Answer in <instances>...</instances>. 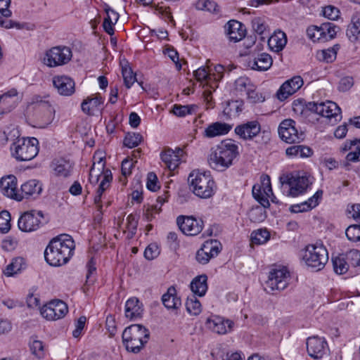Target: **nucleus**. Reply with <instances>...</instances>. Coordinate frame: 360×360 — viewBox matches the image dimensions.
<instances>
[{"label": "nucleus", "instance_id": "f257e3e1", "mask_svg": "<svg viewBox=\"0 0 360 360\" xmlns=\"http://www.w3.org/2000/svg\"><path fill=\"white\" fill-rule=\"evenodd\" d=\"M75 245L72 238L61 234L52 238L44 250L46 262L51 266L65 264L73 255Z\"/></svg>", "mask_w": 360, "mask_h": 360}, {"label": "nucleus", "instance_id": "f03ea898", "mask_svg": "<svg viewBox=\"0 0 360 360\" xmlns=\"http://www.w3.org/2000/svg\"><path fill=\"white\" fill-rule=\"evenodd\" d=\"M238 155V145L233 140L226 139L212 150L208 162L213 169L223 172L233 165V160Z\"/></svg>", "mask_w": 360, "mask_h": 360}, {"label": "nucleus", "instance_id": "7ed1b4c3", "mask_svg": "<svg viewBox=\"0 0 360 360\" xmlns=\"http://www.w3.org/2000/svg\"><path fill=\"white\" fill-rule=\"evenodd\" d=\"M149 338V330L140 324H132L122 333V341L127 350L135 354L141 350Z\"/></svg>", "mask_w": 360, "mask_h": 360}, {"label": "nucleus", "instance_id": "20e7f679", "mask_svg": "<svg viewBox=\"0 0 360 360\" xmlns=\"http://www.w3.org/2000/svg\"><path fill=\"white\" fill-rule=\"evenodd\" d=\"M188 181L193 193L201 198H209L216 190L215 182L209 172L193 171Z\"/></svg>", "mask_w": 360, "mask_h": 360}, {"label": "nucleus", "instance_id": "39448f33", "mask_svg": "<svg viewBox=\"0 0 360 360\" xmlns=\"http://www.w3.org/2000/svg\"><path fill=\"white\" fill-rule=\"evenodd\" d=\"M279 179L283 194L292 198L304 193L311 184L308 177L299 174L282 176Z\"/></svg>", "mask_w": 360, "mask_h": 360}, {"label": "nucleus", "instance_id": "423d86ee", "mask_svg": "<svg viewBox=\"0 0 360 360\" xmlns=\"http://www.w3.org/2000/svg\"><path fill=\"white\" fill-rule=\"evenodd\" d=\"M38 140L34 137L18 139L11 145V150L18 160L29 161L38 154Z\"/></svg>", "mask_w": 360, "mask_h": 360}, {"label": "nucleus", "instance_id": "0eeeda50", "mask_svg": "<svg viewBox=\"0 0 360 360\" xmlns=\"http://www.w3.org/2000/svg\"><path fill=\"white\" fill-rule=\"evenodd\" d=\"M302 258L306 264L316 270L322 269L328 261V254L322 243L309 245L304 250Z\"/></svg>", "mask_w": 360, "mask_h": 360}, {"label": "nucleus", "instance_id": "6e6552de", "mask_svg": "<svg viewBox=\"0 0 360 360\" xmlns=\"http://www.w3.org/2000/svg\"><path fill=\"white\" fill-rule=\"evenodd\" d=\"M32 105L37 110L35 117L39 128H45L50 124L55 117V110L49 101H43L39 96L32 99Z\"/></svg>", "mask_w": 360, "mask_h": 360}, {"label": "nucleus", "instance_id": "1a4fd4ad", "mask_svg": "<svg viewBox=\"0 0 360 360\" xmlns=\"http://www.w3.org/2000/svg\"><path fill=\"white\" fill-rule=\"evenodd\" d=\"M307 108L318 115L329 119L333 124L342 119L341 109L334 102L326 101L323 103L309 102Z\"/></svg>", "mask_w": 360, "mask_h": 360}, {"label": "nucleus", "instance_id": "9d476101", "mask_svg": "<svg viewBox=\"0 0 360 360\" xmlns=\"http://www.w3.org/2000/svg\"><path fill=\"white\" fill-rule=\"evenodd\" d=\"M72 51L67 46H55L46 52L44 63L53 68L68 63L72 58Z\"/></svg>", "mask_w": 360, "mask_h": 360}, {"label": "nucleus", "instance_id": "9b49d317", "mask_svg": "<svg viewBox=\"0 0 360 360\" xmlns=\"http://www.w3.org/2000/svg\"><path fill=\"white\" fill-rule=\"evenodd\" d=\"M289 280L290 273L285 267L274 269L269 272L265 290L268 292L283 290L288 286Z\"/></svg>", "mask_w": 360, "mask_h": 360}, {"label": "nucleus", "instance_id": "f8f14e48", "mask_svg": "<svg viewBox=\"0 0 360 360\" xmlns=\"http://www.w3.org/2000/svg\"><path fill=\"white\" fill-rule=\"evenodd\" d=\"M42 219H44V214L41 211H27L20 217L18 226L23 232L34 231L43 224Z\"/></svg>", "mask_w": 360, "mask_h": 360}, {"label": "nucleus", "instance_id": "ddd939ff", "mask_svg": "<svg viewBox=\"0 0 360 360\" xmlns=\"http://www.w3.org/2000/svg\"><path fill=\"white\" fill-rule=\"evenodd\" d=\"M68 311V305L62 300H53L40 309L41 316L49 321L63 318Z\"/></svg>", "mask_w": 360, "mask_h": 360}, {"label": "nucleus", "instance_id": "4468645a", "mask_svg": "<svg viewBox=\"0 0 360 360\" xmlns=\"http://www.w3.org/2000/svg\"><path fill=\"white\" fill-rule=\"evenodd\" d=\"M221 250V244L217 240L205 241L197 251L195 259L201 264H207L210 260L217 257Z\"/></svg>", "mask_w": 360, "mask_h": 360}, {"label": "nucleus", "instance_id": "2eb2a0df", "mask_svg": "<svg viewBox=\"0 0 360 360\" xmlns=\"http://www.w3.org/2000/svg\"><path fill=\"white\" fill-rule=\"evenodd\" d=\"M262 185L255 184L252 187V195L254 198L264 207L270 206L269 198L273 195L270 178L269 176H262Z\"/></svg>", "mask_w": 360, "mask_h": 360}, {"label": "nucleus", "instance_id": "dca6fc26", "mask_svg": "<svg viewBox=\"0 0 360 360\" xmlns=\"http://www.w3.org/2000/svg\"><path fill=\"white\" fill-rule=\"evenodd\" d=\"M176 223L180 230L187 236H196L202 230L204 223L201 219L192 216H179Z\"/></svg>", "mask_w": 360, "mask_h": 360}, {"label": "nucleus", "instance_id": "f3484780", "mask_svg": "<svg viewBox=\"0 0 360 360\" xmlns=\"http://www.w3.org/2000/svg\"><path fill=\"white\" fill-rule=\"evenodd\" d=\"M278 134L281 139L288 143L300 142L303 139V134H299L295 128V122L287 119L281 122L278 127Z\"/></svg>", "mask_w": 360, "mask_h": 360}, {"label": "nucleus", "instance_id": "a211bd4d", "mask_svg": "<svg viewBox=\"0 0 360 360\" xmlns=\"http://www.w3.org/2000/svg\"><path fill=\"white\" fill-rule=\"evenodd\" d=\"M308 354L314 359H320L328 351V345L323 338L318 335L311 336L307 340Z\"/></svg>", "mask_w": 360, "mask_h": 360}, {"label": "nucleus", "instance_id": "6ab92c4d", "mask_svg": "<svg viewBox=\"0 0 360 360\" xmlns=\"http://www.w3.org/2000/svg\"><path fill=\"white\" fill-rule=\"evenodd\" d=\"M234 131L243 140H252L260 133L261 125L257 120L249 121L237 125Z\"/></svg>", "mask_w": 360, "mask_h": 360}, {"label": "nucleus", "instance_id": "aec40b11", "mask_svg": "<svg viewBox=\"0 0 360 360\" xmlns=\"http://www.w3.org/2000/svg\"><path fill=\"white\" fill-rule=\"evenodd\" d=\"M304 82L300 76H295L285 81L277 91V97L280 101H283L298 91L303 85Z\"/></svg>", "mask_w": 360, "mask_h": 360}, {"label": "nucleus", "instance_id": "412c9836", "mask_svg": "<svg viewBox=\"0 0 360 360\" xmlns=\"http://www.w3.org/2000/svg\"><path fill=\"white\" fill-rule=\"evenodd\" d=\"M233 322L223 317L213 316L206 321L207 327L217 334H226L232 330Z\"/></svg>", "mask_w": 360, "mask_h": 360}, {"label": "nucleus", "instance_id": "4be33fe9", "mask_svg": "<svg viewBox=\"0 0 360 360\" xmlns=\"http://www.w3.org/2000/svg\"><path fill=\"white\" fill-rule=\"evenodd\" d=\"M42 191L41 183L36 179H30L21 185L20 196V201L23 199H36Z\"/></svg>", "mask_w": 360, "mask_h": 360}, {"label": "nucleus", "instance_id": "5701e85b", "mask_svg": "<svg viewBox=\"0 0 360 360\" xmlns=\"http://www.w3.org/2000/svg\"><path fill=\"white\" fill-rule=\"evenodd\" d=\"M0 189L3 194L8 198L20 201V192L17 189V181L15 176H8L0 180Z\"/></svg>", "mask_w": 360, "mask_h": 360}, {"label": "nucleus", "instance_id": "b1692460", "mask_svg": "<svg viewBox=\"0 0 360 360\" xmlns=\"http://www.w3.org/2000/svg\"><path fill=\"white\" fill-rule=\"evenodd\" d=\"M18 91L11 89L6 93L0 96V116L11 112L18 103Z\"/></svg>", "mask_w": 360, "mask_h": 360}, {"label": "nucleus", "instance_id": "393cba45", "mask_svg": "<svg viewBox=\"0 0 360 360\" xmlns=\"http://www.w3.org/2000/svg\"><path fill=\"white\" fill-rule=\"evenodd\" d=\"M53 84L60 95L70 96L75 92V82L67 76L54 77Z\"/></svg>", "mask_w": 360, "mask_h": 360}, {"label": "nucleus", "instance_id": "a878e982", "mask_svg": "<svg viewBox=\"0 0 360 360\" xmlns=\"http://www.w3.org/2000/svg\"><path fill=\"white\" fill-rule=\"evenodd\" d=\"M226 34L229 39L237 42L243 39L245 36V26L237 20H230L225 26Z\"/></svg>", "mask_w": 360, "mask_h": 360}, {"label": "nucleus", "instance_id": "bb28decb", "mask_svg": "<svg viewBox=\"0 0 360 360\" xmlns=\"http://www.w3.org/2000/svg\"><path fill=\"white\" fill-rule=\"evenodd\" d=\"M322 194L323 191L319 190L307 200L300 204L292 205L290 207L289 210L293 213L308 212L319 205V200L321 198Z\"/></svg>", "mask_w": 360, "mask_h": 360}, {"label": "nucleus", "instance_id": "cd10ccee", "mask_svg": "<svg viewBox=\"0 0 360 360\" xmlns=\"http://www.w3.org/2000/svg\"><path fill=\"white\" fill-rule=\"evenodd\" d=\"M182 152L181 148H176L175 150L171 148L165 149L160 154L161 160L169 170H174L179 164L180 154Z\"/></svg>", "mask_w": 360, "mask_h": 360}, {"label": "nucleus", "instance_id": "c85d7f7f", "mask_svg": "<svg viewBox=\"0 0 360 360\" xmlns=\"http://www.w3.org/2000/svg\"><path fill=\"white\" fill-rule=\"evenodd\" d=\"M272 63L273 60L271 56L268 53H262L249 62V66L253 70L266 71L271 67Z\"/></svg>", "mask_w": 360, "mask_h": 360}, {"label": "nucleus", "instance_id": "c756f323", "mask_svg": "<svg viewBox=\"0 0 360 360\" xmlns=\"http://www.w3.org/2000/svg\"><path fill=\"white\" fill-rule=\"evenodd\" d=\"M287 44V37L285 32L276 31L268 40V46L271 50L275 52L282 51Z\"/></svg>", "mask_w": 360, "mask_h": 360}, {"label": "nucleus", "instance_id": "7c9ffc66", "mask_svg": "<svg viewBox=\"0 0 360 360\" xmlns=\"http://www.w3.org/2000/svg\"><path fill=\"white\" fill-rule=\"evenodd\" d=\"M142 304L136 297L129 299L125 304V315L130 319H134L141 316L143 313Z\"/></svg>", "mask_w": 360, "mask_h": 360}, {"label": "nucleus", "instance_id": "2f4dec72", "mask_svg": "<svg viewBox=\"0 0 360 360\" xmlns=\"http://www.w3.org/2000/svg\"><path fill=\"white\" fill-rule=\"evenodd\" d=\"M231 129V126L230 124L217 122L209 125L205 129L204 134L207 138H213L226 134Z\"/></svg>", "mask_w": 360, "mask_h": 360}, {"label": "nucleus", "instance_id": "473e14b6", "mask_svg": "<svg viewBox=\"0 0 360 360\" xmlns=\"http://www.w3.org/2000/svg\"><path fill=\"white\" fill-rule=\"evenodd\" d=\"M104 10L106 17L104 19L103 27L105 32L109 35H112L114 34L113 25L117 22L120 15L108 5L105 6Z\"/></svg>", "mask_w": 360, "mask_h": 360}, {"label": "nucleus", "instance_id": "72a5a7b5", "mask_svg": "<svg viewBox=\"0 0 360 360\" xmlns=\"http://www.w3.org/2000/svg\"><path fill=\"white\" fill-rule=\"evenodd\" d=\"M162 301L167 309H176L181 305V299L176 296V289L172 286L162 295Z\"/></svg>", "mask_w": 360, "mask_h": 360}, {"label": "nucleus", "instance_id": "f704fd0d", "mask_svg": "<svg viewBox=\"0 0 360 360\" xmlns=\"http://www.w3.org/2000/svg\"><path fill=\"white\" fill-rule=\"evenodd\" d=\"M207 276L202 274L196 276L191 283V289L195 295L204 296L207 290Z\"/></svg>", "mask_w": 360, "mask_h": 360}, {"label": "nucleus", "instance_id": "c9c22d12", "mask_svg": "<svg viewBox=\"0 0 360 360\" xmlns=\"http://www.w3.org/2000/svg\"><path fill=\"white\" fill-rule=\"evenodd\" d=\"M51 167L56 176L67 177L70 174L72 165L70 161L61 158L54 160Z\"/></svg>", "mask_w": 360, "mask_h": 360}, {"label": "nucleus", "instance_id": "e433bc0d", "mask_svg": "<svg viewBox=\"0 0 360 360\" xmlns=\"http://www.w3.org/2000/svg\"><path fill=\"white\" fill-rule=\"evenodd\" d=\"M103 103V98L100 94H96L94 97H87L82 103V110L88 115H93L94 111Z\"/></svg>", "mask_w": 360, "mask_h": 360}, {"label": "nucleus", "instance_id": "4c0bfd02", "mask_svg": "<svg viewBox=\"0 0 360 360\" xmlns=\"http://www.w3.org/2000/svg\"><path fill=\"white\" fill-rule=\"evenodd\" d=\"M347 35L351 41L356 40L360 35V12L353 14L351 24L347 30Z\"/></svg>", "mask_w": 360, "mask_h": 360}, {"label": "nucleus", "instance_id": "58836bf2", "mask_svg": "<svg viewBox=\"0 0 360 360\" xmlns=\"http://www.w3.org/2000/svg\"><path fill=\"white\" fill-rule=\"evenodd\" d=\"M340 27L333 22H324L321 25V42L328 41L335 37Z\"/></svg>", "mask_w": 360, "mask_h": 360}, {"label": "nucleus", "instance_id": "ea45409f", "mask_svg": "<svg viewBox=\"0 0 360 360\" xmlns=\"http://www.w3.org/2000/svg\"><path fill=\"white\" fill-rule=\"evenodd\" d=\"M285 153L288 157L308 158L312 155V150L308 146L295 145L288 147Z\"/></svg>", "mask_w": 360, "mask_h": 360}, {"label": "nucleus", "instance_id": "a19ab883", "mask_svg": "<svg viewBox=\"0 0 360 360\" xmlns=\"http://www.w3.org/2000/svg\"><path fill=\"white\" fill-rule=\"evenodd\" d=\"M25 263L22 257H15L6 266L4 273L6 276H13L20 272L25 268Z\"/></svg>", "mask_w": 360, "mask_h": 360}, {"label": "nucleus", "instance_id": "79ce46f5", "mask_svg": "<svg viewBox=\"0 0 360 360\" xmlns=\"http://www.w3.org/2000/svg\"><path fill=\"white\" fill-rule=\"evenodd\" d=\"M235 91L240 95H246L247 93L252 88L253 84L250 79L245 77L238 78L234 83Z\"/></svg>", "mask_w": 360, "mask_h": 360}, {"label": "nucleus", "instance_id": "37998d69", "mask_svg": "<svg viewBox=\"0 0 360 360\" xmlns=\"http://www.w3.org/2000/svg\"><path fill=\"white\" fill-rule=\"evenodd\" d=\"M333 265L335 272L339 275L345 274L349 269V264L345 255L333 259Z\"/></svg>", "mask_w": 360, "mask_h": 360}, {"label": "nucleus", "instance_id": "c03bdc74", "mask_svg": "<svg viewBox=\"0 0 360 360\" xmlns=\"http://www.w3.org/2000/svg\"><path fill=\"white\" fill-rule=\"evenodd\" d=\"M339 49L340 46L338 44H335L330 49L318 52L317 58L320 60H323L326 63H331L336 58L337 52Z\"/></svg>", "mask_w": 360, "mask_h": 360}, {"label": "nucleus", "instance_id": "a18cd8bd", "mask_svg": "<svg viewBox=\"0 0 360 360\" xmlns=\"http://www.w3.org/2000/svg\"><path fill=\"white\" fill-rule=\"evenodd\" d=\"M250 238L253 244L262 245L269 240L270 233L266 229H258L252 231Z\"/></svg>", "mask_w": 360, "mask_h": 360}, {"label": "nucleus", "instance_id": "49530a36", "mask_svg": "<svg viewBox=\"0 0 360 360\" xmlns=\"http://www.w3.org/2000/svg\"><path fill=\"white\" fill-rule=\"evenodd\" d=\"M186 308L188 314L193 316H197L200 314L201 304L195 295L188 297L186 302Z\"/></svg>", "mask_w": 360, "mask_h": 360}, {"label": "nucleus", "instance_id": "de8ad7c7", "mask_svg": "<svg viewBox=\"0 0 360 360\" xmlns=\"http://www.w3.org/2000/svg\"><path fill=\"white\" fill-rule=\"evenodd\" d=\"M143 136L139 133L129 132L124 139V145L129 148H135L142 141Z\"/></svg>", "mask_w": 360, "mask_h": 360}, {"label": "nucleus", "instance_id": "09e8293b", "mask_svg": "<svg viewBox=\"0 0 360 360\" xmlns=\"http://www.w3.org/2000/svg\"><path fill=\"white\" fill-rule=\"evenodd\" d=\"M29 347L31 353L37 358H42L44 355L43 342L35 338L32 337L29 342Z\"/></svg>", "mask_w": 360, "mask_h": 360}, {"label": "nucleus", "instance_id": "8fccbe9b", "mask_svg": "<svg viewBox=\"0 0 360 360\" xmlns=\"http://www.w3.org/2000/svg\"><path fill=\"white\" fill-rule=\"evenodd\" d=\"M195 6L198 10H205L210 13H217L219 11L218 5L214 1L210 0H198Z\"/></svg>", "mask_w": 360, "mask_h": 360}, {"label": "nucleus", "instance_id": "3c124183", "mask_svg": "<svg viewBox=\"0 0 360 360\" xmlns=\"http://www.w3.org/2000/svg\"><path fill=\"white\" fill-rule=\"evenodd\" d=\"M196 108L197 105H181L175 104L172 108V112L178 117H184L186 115L191 114Z\"/></svg>", "mask_w": 360, "mask_h": 360}, {"label": "nucleus", "instance_id": "603ef678", "mask_svg": "<svg viewBox=\"0 0 360 360\" xmlns=\"http://www.w3.org/2000/svg\"><path fill=\"white\" fill-rule=\"evenodd\" d=\"M105 160L103 158H99V160L97 163L94 162L89 173V181L91 184H96L98 181L99 174L97 172H95L96 166L98 167V172L101 169H103L105 167Z\"/></svg>", "mask_w": 360, "mask_h": 360}, {"label": "nucleus", "instance_id": "864d4df0", "mask_svg": "<svg viewBox=\"0 0 360 360\" xmlns=\"http://www.w3.org/2000/svg\"><path fill=\"white\" fill-rule=\"evenodd\" d=\"M243 107V102L242 101H232L228 103L224 112L230 116L235 115L242 112Z\"/></svg>", "mask_w": 360, "mask_h": 360}, {"label": "nucleus", "instance_id": "5fc2aeb1", "mask_svg": "<svg viewBox=\"0 0 360 360\" xmlns=\"http://www.w3.org/2000/svg\"><path fill=\"white\" fill-rule=\"evenodd\" d=\"M249 217L253 222H261L266 217V212L261 207L257 206L250 210Z\"/></svg>", "mask_w": 360, "mask_h": 360}, {"label": "nucleus", "instance_id": "6e6d98bb", "mask_svg": "<svg viewBox=\"0 0 360 360\" xmlns=\"http://www.w3.org/2000/svg\"><path fill=\"white\" fill-rule=\"evenodd\" d=\"M345 234L350 241H360V225L354 224L349 226L346 229Z\"/></svg>", "mask_w": 360, "mask_h": 360}, {"label": "nucleus", "instance_id": "4d7b16f0", "mask_svg": "<svg viewBox=\"0 0 360 360\" xmlns=\"http://www.w3.org/2000/svg\"><path fill=\"white\" fill-rule=\"evenodd\" d=\"M11 214L6 211L4 210L0 212V231L2 233H7L11 229Z\"/></svg>", "mask_w": 360, "mask_h": 360}, {"label": "nucleus", "instance_id": "13d9d810", "mask_svg": "<svg viewBox=\"0 0 360 360\" xmlns=\"http://www.w3.org/2000/svg\"><path fill=\"white\" fill-rule=\"evenodd\" d=\"M349 265L360 267V251L356 249L349 250L345 255Z\"/></svg>", "mask_w": 360, "mask_h": 360}, {"label": "nucleus", "instance_id": "bf43d9fd", "mask_svg": "<svg viewBox=\"0 0 360 360\" xmlns=\"http://www.w3.org/2000/svg\"><path fill=\"white\" fill-rule=\"evenodd\" d=\"M87 273L86 276V282L92 284L95 281V275L96 274V262L94 258H91L86 264Z\"/></svg>", "mask_w": 360, "mask_h": 360}, {"label": "nucleus", "instance_id": "052dcab7", "mask_svg": "<svg viewBox=\"0 0 360 360\" xmlns=\"http://www.w3.org/2000/svg\"><path fill=\"white\" fill-rule=\"evenodd\" d=\"M248 100L252 103H262L265 98L262 94L256 91V87L253 84L252 88L246 94Z\"/></svg>", "mask_w": 360, "mask_h": 360}, {"label": "nucleus", "instance_id": "680f3d73", "mask_svg": "<svg viewBox=\"0 0 360 360\" xmlns=\"http://www.w3.org/2000/svg\"><path fill=\"white\" fill-rule=\"evenodd\" d=\"M307 36L314 42H321V26H311L307 30Z\"/></svg>", "mask_w": 360, "mask_h": 360}, {"label": "nucleus", "instance_id": "e2e57ef3", "mask_svg": "<svg viewBox=\"0 0 360 360\" xmlns=\"http://www.w3.org/2000/svg\"><path fill=\"white\" fill-rule=\"evenodd\" d=\"M340 11L333 6H328L323 8V15L329 20H335L338 18Z\"/></svg>", "mask_w": 360, "mask_h": 360}, {"label": "nucleus", "instance_id": "0e129e2a", "mask_svg": "<svg viewBox=\"0 0 360 360\" xmlns=\"http://www.w3.org/2000/svg\"><path fill=\"white\" fill-rule=\"evenodd\" d=\"M122 76L124 85L127 89H129L136 80V76L133 74L131 69H123Z\"/></svg>", "mask_w": 360, "mask_h": 360}, {"label": "nucleus", "instance_id": "69168bd1", "mask_svg": "<svg viewBox=\"0 0 360 360\" xmlns=\"http://www.w3.org/2000/svg\"><path fill=\"white\" fill-rule=\"evenodd\" d=\"M160 254V250L156 244H150L144 251V257L148 260H152L157 257Z\"/></svg>", "mask_w": 360, "mask_h": 360}, {"label": "nucleus", "instance_id": "338daca9", "mask_svg": "<svg viewBox=\"0 0 360 360\" xmlns=\"http://www.w3.org/2000/svg\"><path fill=\"white\" fill-rule=\"evenodd\" d=\"M252 25L254 31L259 34H263L266 28L264 21L259 18L252 20Z\"/></svg>", "mask_w": 360, "mask_h": 360}, {"label": "nucleus", "instance_id": "774afa93", "mask_svg": "<svg viewBox=\"0 0 360 360\" xmlns=\"http://www.w3.org/2000/svg\"><path fill=\"white\" fill-rule=\"evenodd\" d=\"M354 85V80L353 78L351 77H345L340 79L339 85H338V89L340 91H347L349 89H350L352 86Z\"/></svg>", "mask_w": 360, "mask_h": 360}]
</instances>
